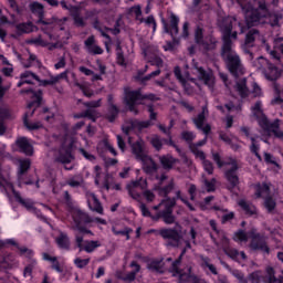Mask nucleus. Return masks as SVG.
Listing matches in <instances>:
<instances>
[{
	"mask_svg": "<svg viewBox=\"0 0 283 283\" xmlns=\"http://www.w3.org/2000/svg\"><path fill=\"white\" fill-rule=\"evenodd\" d=\"M30 10L33 14L39 17L36 25L42 30L43 34L32 38L29 43L38 45L40 48H48V50H59L67 43L70 39V33L61 27V21L59 20H43V4L39 2H32L30 4Z\"/></svg>",
	"mask_w": 283,
	"mask_h": 283,
	"instance_id": "obj_1",
	"label": "nucleus"
},
{
	"mask_svg": "<svg viewBox=\"0 0 283 283\" xmlns=\"http://www.w3.org/2000/svg\"><path fill=\"white\" fill-rule=\"evenodd\" d=\"M218 25L222 32L223 36V46L221 56L226 61L229 72L235 77L240 76V74H244V67H242V61H240V55L233 50V42L231 39H238V31L240 30V34H244V28L238 20L233 17L223 18L219 20Z\"/></svg>",
	"mask_w": 283,
	"mask_h": 283,
	"instance_id": "obj_2",
	"label": "nucleus"
},
{
	"mask_svg": "<svg viewBox=\"0 0 283 283\" xmlns=\"http://www.w3.org/2000/svg\"><path fill=\"white\" fill-rule=\"evenodd\" d=\"M245 17L248 28L260 25V23H270V25H277L280 18L271 15L264 0H237ZM273 3L277 0H272Z\"/></svg>",
	"mask_w": 283,
	"mask_h": 283,
	"instance_id": "obj_3",
	"label": "nucleus"
},
{
	"mask_svg": "<svg viewBox=\"0 0 283 283\" xmlns=\"http://www.w3.org/2000/svg\"><path fill=\"white\" fill-rule=\"evenodd\" d=\"M251 114L256 119L259 127H261L265 136L273 134L275 138H283V132L280 129V120H269V117L264 115V111L262 109V102L259 101L251 107Z\"/></svg>",
	"mask_w": 283,
	"mask_h": 283,
	"instance_id": "obj_4",
	"label": "nucleus"
},
{
	"mask_svg": "<svg viewBox=\"0 0 283 283\" xmlns=\"http://www.w3.org/2000/svg\"><path fill=\"white\" fill-rule=\"evenodd\" d=\"M128 143L134 156H136L137 160H140L145 174H147V176H156V174H158V166L154 159L147 155V151L145 150V142H143V139H138L134 143L132 137H129Z\"/></svg>",
	"mask_w": 283,
	"mask_h": 283,
	"instance_id": "obj_5",
	"label": "nucleus"
},
{
	"mask_svg": "<svg viewBox=\"0 0 283 283\" xmlns=\"http://www.w3.org/2000/svg\"><path fill=\"white\" fill-rule=\"evenodd\" d=\"M59 140L61 146L59 150L54 151V160L56 163H62V165H67L74 160L72 149H74V147H80L78 142L74 138V136L67 133L60 136Z\"/></svg>",
	"mask_w": 283,
	"mask_h": 283,
	"instance_id": "obj_6",
	"label": "nucleus"
},
{
	"mask_svg": "<svg viewBox=\"0 0 283 283\" xmlns=\"http://www.w3.org/2000/svg\"><path fill=\"white\" fill-rule=\"evenodd\" d=\"M249 238L251 239L250 248L252 251H262L263 253H269V245H266L264 237H261L260 233H258V230L252 229L248 233L243 230H239L233 235L234 242H239L240 244L249 242Z\"/></svg>",
	"mask_w": 283,
	"mask_h": 283,
	"instance_id": "obj_7",
	"label": "nucleus"
},
{
	"mask_svg": "<svg viewBox=\"0 0 283 283\" xmlns=\"http://www.w3.org/2000/svg\"><path fill=\"white\" fill-rule=\"evenodd\" d=\"M28 94L29 98H32V101L28 104V109L23 117V123L27 129L34 130V129H41L43 127V123L41 122H33L30 123V118L34 115L35 107H39L41 105V96L43 93L41 91H32L31 88L27 91H22V94Z\"/></svg>",
	"mask_w": 283,
	"mask_h": 283,
	"instance_id": "obj_8",
	"label": "nucleus"
},
{
	"mask_svg": "<svg viewBox=\"0 0 283 283\" xmlns=\"http://www.w3.org/2000/svg\"><path fill=\"white\" fill-rule=\"evenodd\" d=\"M176 205V199H164L157 206H154L151 208L153 211H155V217H153L154 220H158L159 218H163L164 222L166 224H174L176 222V217H174V207Z\"/></svg>",
	"mask_w": 283,
	"mask_h": 283,
	"instance_id": "obj_9",
	"label": "nucleus"
},
{
	"mask_svg": "<svg viewBox=\"0 0 283 283\" xmlns=\"http://www.w3.org/2000/svg\"><path fill=\"white\" fill-rule=\"evenodd\" d=\"M159 235H161L164 240H170V242H168V247H182V243L185 242L186 249L182 250L180 258L185 255L187 249H191L189 241H185L182 239V228H180L179 224H177L174 229L159 230Z\"/></svg>",
	"mask_w": 283,
	"mask_h": 283,
	"instance_id": "obj_10",
	"label": "nucleus"
},
{
	"mask_svg": "<svg viewBox=\"0 0 283 283\" xmlns=\"http://www.w3.org/2000/svg\"><path fill=\"white\" fill-rule=\"evenodd\" d=\"M70 213L73 218V221L76 224L77 231H80V233H90L91 235H94V233H92V231L82 228L81 224H90L91 222H96L97 224H107V221L105 219H101V218H90V216H87V213L83 212L78 207L73 206L70 209Z\"/></svg>",
	"mask_w": 283,
	"mask_h": 283,
	"instance_id": "obj_11",
	"label": "nucleus"
},
{
	"mask_svg": "<svg viewBox=\"0 0 283 283\" xmlns=\"http://www.w3.org/2000/svg\"><path fill=\"white\" fill-rule=\"evenodd\" d=\"M124 101L130 112H134V114H138L136 105H147V101H156V95H143L140 91H132L129 88H125Z\"/></svg>",
	"mask_w": 283,
	"mask_h": 283,
	"instance_id": "obj_12",
	"label": "nucleus"
},
{
	"mask_svg": "<svg viewBox=\"0 0 283 283\" xmlns=\"http://www.w3.org/2000/svg\"><path fill=\"white\" fill-rule=\"evenodd\" d=\"M61 78H67V72H63L56 76H50L49 80H40L36 74L27 71L21 74L20 82L18 83V87H21V85H32V83L38 82L40 85H56L57 81H61Z\"/></svg>",
	"mask_w": 283,
	"mask_h": 283,
	"instance_id": "obj_13",
	"label": "nucleus"
},
{
	"mask_svg": "<svg viewBox=\"0 0 283 283\" xmlns=\"http://www.w3.org/2000/svg\"><path fill=\"white\" fill-rule=\"evenodd\" d=\"M212 160L218 165L219 169H222V167L229 165L230 169L226 171V178L228 182H230L231 187H238V175L235 174L238 171V163L235 159H230L228 161H222L220 159V154L214 153L212 154Z\"/></svg>",
	"mask_w": 283,
	"mask_h": 283,
	"instance_id": "obj_14",
	"label": "nucleus"
},
{
	"mask_svg": "<svg viewBox=\"0 0 283 283\" xmlns=\"http://www.w3.org/2000/svg\"><path fill=\"white\" fill-rule=\"evenodd\" d=\"M95 174V185L99 187V189H115L116 191H120V184H112V176L109 174L103 172V168L101 166L94 167Z\"/></svg>",
	"mask_w": 283,
	"mask_h": 283,
	"instance_id": "obj_15",
	"label": "nucleus"
},
{
	"mask_svg": "<svg viewBox=\"0 0 283 283\" xmlns=\"http://www.w3.org/2000/svg\"><path fill=\"white\" fill-rule=\"evenodd\" d=\"M249 280L252 283H283V276L275 277V270L271 266L265 269V275H262V271L252 272L249 275Z\"/></svg>",
	"mask_w": 283,
	"mask_h": 283,
	"instance_id": "obj_16",
	"label": "nucleus"
},
{
	"mask_svg": "<svg viewBox=\"0 0 283 283\" xmlns=\"http://www.w3.org/2000/svg\"><path fill=\"white\" fill-rule=\"evenodd\" d=\"M192 74L197 76L199 83L207 85V87L211 92H213V85H216V77L213 76L212 70L205 71V69L198 66V63H193Z\"/></svg>",
	"mask_w": 283,
	"mask_h": 283,
	"instance_id": "obj_17",
	"label": "nucleus"
},
{
	"mask_svg": "<svg viewBox=\"0 0 283 283\" xmlns=\"http://www.w3.org/2000/svg\"><path fill=\"white\" fill-rule=\"evenodd\" d=\"M255 189V196L256 198H265L264 200V207L265 209L271 212L273 209H275V200L273 198L269 197L271 193V184H256L254 186Z\"/></svg>",
	"mask_w": 283,
	"mask_h": 283,
	"instance_id": "obj_18",
	"label": "nucleus"
},
{
	"mask_svg": "<svg viewBox=\"0 0 283 283\" xmlns=\"http://www.w3.org/2000/svg\"><path fill=\"white\" fill-rule=\"evenodd\" d=\"M175 76L179 81V83H181L186 94H193V87H200V83H198L196 78L191 77L189 73L182 75V73H180L179 66L175 67Z\"/></svg>",
	"mask_w": 283,
	"mask_h": 283,
	"instance_id": "obj_19",
	"label": "nucleus"
},
{
	"mask_svg": "<svg viewBox=\"0 0 283 283\" xmlns=\"http://www.w3.org/2000/svg\"><path fill=\"white\" fill-rule=\"evenodd\" d=\"M258 63L259 64H255L258 70H262L265 67L263 74L268 81H277V78H280V70H277L275 65L270 64L266 59L261 56L258 59Z\"/></svg>",
	"mask_w": 283,
	"mask_h": 283,
	"instance_id": "obj_20",
	"label": "nucleus"
},
{
	"mask_svg": "<svg viewBox=\"0 0 283 283\" xmlns=\"http://www.w3.org/2000/svg\"><path fill=\"white\" fill-rule=\"evenodd\" d=\"M206 143H207V137H205V139L199 142L198 144L190 145V149H191L192 154L196 156V158H199L202 160L205 171H207V174H209V176H211V174H213V164L209 160H206L205 153L202 150L198 149L199 147H202V145H206Z\"/></svg>",
	"mask_w": 283,
	"mask_h": 283,
	"instance_id": "obj_21",
	"label": "nucleus"
},
{
	"mask_svg": "<svg viewBox=\"0 0 283 283\" xmlns=\"http://www.w3.org/2000/svg\"><path fill=\"white\" fill-rule=\"evenodd\" d=\"M148 184H147V179H143L139 178L137 180H133L130 181L126 189L130 196V198H133V200H136L137 202H140L143 200V195H140V192H138L136 189H142V191H144L145 189H147Z\"/></svg>",
	"mask_w": 283,
	"mask_h": 283,
	"instance_id": "obj_22",
	"label": "nucleus"
},
{
	"mask_svg": "<svg viewBox=\"0 0 283 283\" xmlns=\"http://www.w3.org/2000/svg\"><path fill=\"white\" fill-rule=\"evenodd\" d=\"M174 190V182H170L165 188H161L160 186H155L153 190L145 189L140 193L142 198L146 200V202H154L156 200V191H159V196H167L169 191Z\"/></svg>",
	"mask_w": 283,
	"mask_h": 283,
	"instance_id": "obj_23",
	"label": "nucleus"
},
{
	"mask_svg": "<svg viewBox=\"0 0 283 283\" xmlns=\"http://www.w3.org/2000/svg\"><path fill=\"white\" fill-rule=\"evenodd\" d=\"M195 41L201 50H216V39L213 36L203 38L202 36V28L198 27L195 31Z\"/></svg>",
	"mask_w": 283,
	"mask_h": 283,
	"instance_id": "obj_24",
	"label": "nucleus"
},
{
	"mask_svg": "<svg viewBox=\"0 0 283 283\" xmlns=\"http://www.w3.org/2000/svg\"><path fill=\"white\" fill-rule=\"evenodd\" d=\"M180 264V260H177L172 262L171 268H170V273L172 275L179 277L180 283H188L191 282L192 275H191V266H187L186 270H179L178 265Z\"/></svg>",
	"mask_w": 283,
	"mask_h": 283,
	"instance_id": "obj_25",
	"label": "nucleus"
},
{
	"mask_svg": "<svg viewBox=\"0 0 283 283\" xmlns=\"http://www.w3.org/2000/svg\"><path fill=\"white\" fill-rule=\"evenodd\" d=\"M207 114H209V109H207V106H203L202 112L193 119L197 129H201L203 134H209L211 132V126L209 124H205Z\"/></svg>",
	"mask_w": 283,
	"mask_h": 283,
	"instance_id": "obj_26",
	"label": "nucleus"
},
{
	"mask_svg": "<svg viewBox=\"0 0 283 283\" xmlns=\"http://www.w3.org/2000/svg\"><path fill=\"white\" fill-rule=\"evenodd\" d=\"M151 125V122H140V120H130L128 123H125L122 127L124 134H129L130 132H136V129H145L146 127H149Z\"/></svg>",
	"mask_w": 283,
	"mask_h": 283,
	"instance_id": "obj_27",
	"label": "nucleus"
},
{
	"mask_svg": "<svg viewBox=\"0 0 283 283\" xmlns=\"http://www.w3.org/2000/svg\"><path fill=\"white\" fill-rule=\"evenodd\" d=\"M61 6L62 8H64L65 10H69L70 13L72 14L74 21H75V25H83V18H81V14H83V8L81 7H73V6H67V2L61 1Z\"/></svg>",
	"mask_w": 283,
	"mask_h": 283,
	"instance_id": "obj_28",
	"label": "nucleus"
},
{
	"mask_svg": "<svg viewBox=\"0 0 283 283\" xmlns=\"http://www.w3.org/2000/svg\"><path fill=\"white\" fill-rule=\"evenodd\" d=\"M180 22V19L174 13L170 14V24H168L165 19H163V25H164V32L166 34H170V36H176L178 34V23Z\"/></svg>",
	"mask_w": 283,
	"mask_h": 283,
	"instance_id": "obj_29",
	"label": "nucleus"
},
{
	"mask_svg": "<svg viewBox=\"0 0 283 283\" xmlns=\"http://www.w3.org/2000/svg\"><path fill=\"white\" fill-rule=\"evenodd\" d=\"M144 56L148 63H151V65H157V70L151 72L148 76H146L147 80L154 78L155 76H158L160 74V67H163V60L160 57H156L153 55H149V50H144Z\"/></svg>",
	"mask_w": 283,
	"mask_h": 283,
	"instance_id": "obj_30",
	"label": "nucleus"
},
{
	"mask_svg": "<svg viewBox=\"0 0 283 283\" xmlns=\"http://www.w3.org/2000/svg\"><path fill=\"white\" fill-rule=\"evenodd\" d=\"M15 145L22 154H25V156H32L34 154V148L32 147L30 139L25 137L18 138Z\"/></svg>",
	"mask_w": 283,
	"mask_h": 283,
	"instance_id": "obj_31",
	"label": "nucleus"
},
{
	"mask_svg": "<svg viewBox=\"0 0 283 283\" xmlns=\"http://www.w3.org/2000/svg\"><path fill=\"white\" fill-rule=\"evenodd\" d=\"M86 200L91 211H96V213L103 214V206H101V201H98L96 195L86 192Z\"/></svg>",
	"mask_w": 283,
	"mask_h": 283,
	"instance_id": "obj_32",
	"label": "nucleus"
},
{
	"mask_svg": "<svg viewBox=\"0 0 283 283\" xmlns=\"http://www.w3.org/2000/svg\"><path fill=\"white\" fill-rule=\"evenodd\" d=\"M253 41H260V43H266L264 38L262 35H260V32H258L256 30H251L245 35V42H244L243 48H252Z\"/></svg>",
	"mask_w": 283,
	"mask_h": 283,
	"instance_id": "obj_33",
	"label": "nucleus"
},
{
	"mask_svg": "<svg viewBox=\"0 0 283 283\" xmlns=\"http://www.w3.org/2000/svg\"><path fill=\"white\" fill-rule=\"evenodd\" d=\"M87 106L90 107L88 111H86L85 113H82L80 115H74V118H90L91 120H96V115H94V108L96 107H101V99L96 101V102H91L87 104Z\"/></svg>",
	"mask_w": 283,
	"mask_h": 283,
	"instance_id": "obj_34",
	"label": "nucleus"
},
{
	"mask_svg": "<svg viewBox=\"0 0 283 283\" xmlns=\"http://www.w3.org/2000/svg\"><path fill=\"white\" fill-rule=\"evenodd\" d=\"M129 266L132 271L128 272L125 276H119V279L124 282H134L136 280V275L140 273V265L136 261H133Z\"/></svg>",
	"mask_w": 283,
	"mask_h": 283,
	"instance_id": "obj_35",
	"label": "nucleus"
},
{
	"mask_svg": "<svg viewBox=\"0 0 283 283\" xmlns=\"http://www.w3.org/2000/svg\"><path fill=\"white\" fill-rule=\"evenodd\" d=\"M17 198H18V202H20L22 207H25L28 211H31V213H34L38 218H43V216H41V211H39V209L34 207V202H32V200L23 199L19 195H17Z\"/></svg>",
	"mask_w": 283,
	"mask_h": 283,
	"instance_id": "obj_36",
	"label": "nucleus"
},
{
	"mask_svg": "<svg viewBox=\"0 0 283 283\" xmlns=\"http://www.w3.org/2000/svg\"><path fill=\"white\" fill-rule=\"evenodd\" d=\"M224 253L235 262H244L247 260V254L244 252H239L237 249L226 248Z\"/></svg>",
	"mask_w": 283,
	"mask_h": 283,
	"instance_id": "obj_37",
	"label": "nucleus"
},
{
	"mask_svg": "<svg viewBox=\"0 0 283 283\" xmlns=\"http://www.w3.org/2000/svg\"><path fill=\"white\" fill-rule=\"evenodd\" d=\"M85 48L88 54H103V49L94 42V36H90L85 41Z\"/></svg>",
	"mask_w": 283,
	"mask_h": 283,
	"instance_id": "obj_38",
	"label": "nucleus"
},
{
	"mask_svg": "<svg viewBox=\"0 0 283 283\" xmlns=\"http://www.w3.org/2000/svg\"><path fill=\"white\" fill-rule=\"evenodd\" d=\"M238 205L239 207H241L247 216H255V213H258V209L255 208V206L247 202V200L244 199H240L238 201Z\"/></svg>",
	"mask_w": 283,
	"mask_h": 283,
	"instance_id": "obj_39",
	"label": "nucleus"
},
{
	"mask_svg": "<svg viewBox=\"0 0 283 283\" xmlns=\"http://www.w3.org/2000/svg\"><path fill=\"white\" fill-rule=\"evenodd\" d=\"M55 242L60 249H64V251H70V237H67L65 233L61 232L60 235L55 239Z\"/></svg>",
	"mask_w": 283,
	"mask_h": 283,
	"instance_id": "obj_40",
	"label": "nucleus"
},
{
	"mask_svg": "<svg viewBox=\"0 0 283 283\" xmlns=\"http://www.w3.org/2000/svg\"><path fill=\"white\" fill-rule=\"evenodd\" d=\"M235 91L241 96V98H247L248 96L251 95V93L249 92V88H247V80L245 78L237 82Z\"/></svg>",
	"mask_w": 283,
	"mask_h": 283,
	"instance_id": "obj_41",
	"label": "nucleus"
},
{
	"mask_svg": "<svg viewBox=\"0 0 283 283\" xmlns=\"http://www.w3.org/2000/svg\"><path fill=\"white\" fill-rule=\"evenodd\" d=\"M18 165V176L21 178L28 169H30L31 161L30 159H17Z\"/></svg>",
	"mask_w": 283,
	"mask_h": 283,
	"instance_id": "obj_42",
	"label": "nucleus"
},
{
	"mask_svg": "<svg viewBox=\"0 0 283 283\" xmlns=\"http://www.w3.org/2000/svg\"><path fill=\"white\" fill-rule=\"evenodd\" d=\"M0 189H4V191H12L14 193V186L9 178L3 177V171H1L0 166Z\"/></svg>",
	"mask_w": 283,
	"mask_h": 283,
	"instance_id": "obj_43",
	"label": "nucleus"
},
{
	"mask_svg": "<svg viewBox=\"0 0 283 283\" xmlns=\"http://www.w3.org/2000/svg\"><path fill=\"white\" fill-rule=\"evenodd\" d=\"M159 160H160L164 169H171L174 167V165H176L178 163V159L174 158L170 155L163 156V157H160Z\"/></svg>",
	"mask_w": 283,
	"mask_h": 283,
	"instance_id": "obj_44",
	"label": "nucleus"
},
{
	"mask_svg": "<svg viewBox=\"0 0 283 283\" xmlns=\"http://www.w3.org/2000/svg\"><path fill=\"white\" fill-rule=\"evenodd\" d=\"M98 247H101V241H85L83 251L86 253H94Z\"/></svg>",
	"mask_w": 283,
	"mask_h": 283,
	"instance_id": "obj_45",
	"label": "nucleus"
},
{
	"mask_svg": "<svg viewBox=\"0 0 283 283\" xmlns=\"http://www.w3.org/2000/svg\"><path fill=\"white\" fill-rule=\"evenodd\" d=\"M28 61L25 62V57H21V55H18V59H20L23 67H32L36 63V55L29 53L27 55Z\"/></svg>",
	"mask_w": 283,
	"mask_h": 283,
	"instance_id": "obj_46",
	"label": "nucleus"
},
{
	"mask_svg": "<svg viewBox=\"0 0 283 283\" xmlns=\"http://www.w3.org/2000/svg\"><path fill=\"white\" fill-rule=\"evenodd\" d=\"M42 258L46 262H51L52 269H54V271H57V273H61V266L59 265V261L56 260V256H51L48 253H43Z\"/></svg>",
	"mask_w": 283,
	"mask_h": 283,
	"instance_id": "obj_47",
	"label": "nucleus"
},
{
	"mask_svg": "<svg viewBox=\"0 0 283 283\" xmlns=\"http://www.w3.org/2000/svg\"><path fill=\"white\" fill-rule=\"evenodd\" d=\"M147 269L149 271H155L156 273H165L163 261H150L147 265Z\"/></svg>",
	"mask_w": 283,
	"mask_h": 283,
	"instance_id": "obj_48",
	"label": "nucleus"
},
{
	"mask_svg": "<svg viewBox=\"0 0 283 283\" xmlns=\"http://www.w3.org/2000/svg\"><path fill=\"white\" fill-rule=\"evenodd\" d=\"M220 138L224 140V143H227L228 145H230V147L232 149H239L240 146L239 145H235L234 143H238V138H235L234 136H230L227 135V134H221L220 135Z\"/></svg>",
	"mask_w": 283,
	"mask_h": 283,
	"instance_id": "obj_49",
	"label": "nucleus"
},
{
	"mask_svg": "<svg viewBox=\"0 0 283 283\" xmlns=\"http://www.w3.org/2000/svg\"><path fill=\"white\" fill-rule=\"evenodd\" d=\"M99 71V74H93L92 81H103V75H105V72L107 67L105 64L101 63V61H97V69Z\"/></svg>",
	"mask_w": 283,
	"mask_h": 283,
	"instance_id": "obj_50",
	"label": "nucleus"
},
{
	"mask_svg": "<svg viewBox=\"0 0 283 283\" xmlns=\"http://www.w3.org/2000/svg\"><path fill=\"white\" fill-rule=\"evenodd\" d=\"M226 108L228 109V112H241L242 111V104H240V102H238V99H234L233 102H230L228 104H226Z\"/></svg>",
	"mask_w": 283,
	"mask_h": 283,
	"instance_id": "obj_51",
	"label": "nucleus"
},
{
	"mask_svg": "<svg viewBox=\"0 0 283 283\" xmlns=\"http://www.w3.org/2000/svg\"><path fill=\"white\" fill-rule=\"evenodd\" d=\"M250 140L252 143V145L250 146L252 154H254L256 158H259V160H262V157L260 156V153H259L260 144H258V140H255V137H250Z\"/></svg>",
	"mask_w": 283,
	"mask_h": 283,
	"instance_id": "obj_52",
	"label": "nucleus"
},
{
	"mask_svg": "<svg viewBox=\"0 0 283 283\" xmlns=\"http://www.w3.org/2000/svg\"><path fill=\"white\" fill-rule=\"evenodd\" d=\"M150 143H151L153 147H155V149L160 150L163 148V145H165V143H167V140H163V139H160V137L155 135L151 137Z\"/></svg>",
	"mask_w": 283,
	"mask_h": 283,
	"instance_id": "obj_53",
	"label": "nucleus"
},
{
	"mask_svg": "<svg viewBox=\"0 0 283 283\" xmlns=\"http://www.w3.org/2000/svg\"><path fill=\"white\" fill-rule=\"evenodd\" d=\"M18 30L28 34L30 32H34V24H32V22L22 23L18 25Z\"/></svg>",
	"mask_w": 283,
	"mask_h": 283,
	"instance_id": "obj_54",
	"label": "nucleus"
},
{
	"mask_svg": "<svg viewBox=\"0 0 283 283\" xmlns=\"http://www.w3.org/2000/svg\"><path fill=\"white\" fill-rule=\"evenodd\" d=\"M142 23H145L148 28H153V32H156V19L154 15H149L146 19L140 20Z\"/></svg>",
	"mask_w": 283,
	"mask_h": 283,
	"instance_id": "obj_55",
	"label": "nucleus"
},
{
	"mask_svg": "<svg viewBox=\"0 0 283 283\" xmlns=\"http://www.w3.org/2000/svg\"><path fill=\"white\" fill-rule=\"evenodd\" d=\"M118 116V108L115 105H111L107 118L109 123H114L116 120V117Z\"/></svg>",
	"mask_w": 283,
	"mask_h": 283,
	"instance_id": "obj_56",
	"label": "nucleus"
},
{
	"mask_svg": "<svg viewBox=\"0 0 283 283\" xmlns=\"http://www.w3.org/2000/svg\"><path fill=\"white\" fill-rule=\"evenodd\" d=\"M116 54H117L118 65H127V62L125 61V56H123V49L120 48V43L117 44Z\"/></svg>",
	"mask_w": 283,
	"mask_h": 283,
	"instance_id": "obj_57",
	"label": "nucleus"
},
{
	"mask_svg": "<svg viewBox=\"0 0 283 283\" xmlns=\"http://www.w3.org/2000/svg\"><path fill=\"white\" fill-rule=\"evenodd\" d=\"M74 264L77 266V269H85L90 264V258L87 259H81V258H75L74 259Z\"/></svg>",
	"mask_w": 283,
	"mask_h": 283,
	"instance_id": "obj_58",
	"label": "nucleus"
},
{
	"mask_svg": "<svg viewBox=\"0 0 283 283\" xmlns=\"http://www.w3.org/2000/svg\"><path fill=\"white\" fill-rule=\"evenodd\" d=\"M203 182H205L206 190L208 192L216 191V182L217 181L214 178H212L210 181L205 179Z\"/></svg>",
	"mask_w": 283,
	"mask_h": 283,
	"instance_id": "obj_59",
	"label": "nucleus"
},
{
	"mask_svg": "<svg viewBox=\"0 0 283 283\" xmlns=\"http://www.w3.org/2000/svg\"><path fill=\"white\" fill-rule=\"evenodd\" d=\"M78 151L86 160H90V163H94V160H96V156L87 153L85 148L80 147Z\"/></svg>",
	"mask_w": 283,
	"mask_h": 283,
	"instance_id": "obj_60",
	"label": "nucleus"
},
{
	"mask_svg": "<svg viewBox=\"0 0 283 283\" xmlns=\"http://www.w3.org/2000/svg\"><path fill=\"white\" fill-rule=\"evenodd\" d=\"M81 182H83V178L81 177H75V178H71L69 181H67V185L70 187H81Z\"/></svg>",
	"mask_w": 283,
	"mask_h": 283,
	"instance_id": "obj_61",
	"label": "nucleus"
},
{
	"mask_svg": "<svg viewBox=\"0 0 283 283\" xmlns=\"http://www.w3.org/2000/svg\"><path fill=\"white\" fill-rule=\"evenodd\" d=\"M76 87H78L82 92V94H84V96H92V90H90V87H87L86 85L83 84H75Z\"/></svg>",
	"mask_w": 283,
	"mask_h": 283,
	"instance_id": "obj_62",
	"label": "nucleus"
},
{
	"mask_svg": "<svg viewBox=\"0 0 283 283\" xmlns=\"http://www.w3.org/2000/svg\"><path fill=\"white\" fill-rule=\"evenodd\" d=\"M232 275L239 280L240 283H247V279H244V274L239 270H232Z\"/></svg>",
	"mask_w": 283,
	"mask_h": 283,
	"instance_id": "obj_63",
	"label": "nucleus"
},
{
	"mask_svg": "<svg viewBox=\"0 0 283 283\" xmlns=\"http://www.w3.org/2000/svg\"><path fill=\"white\" fill-rule=\"evenodd\" d=\"M19 251L24 258H32L34 255V252L25 247L19 248Z\"/></svg>",
	"mask_w": 283,
	"mask_h": 283,
	"instance_id": "obj_64",
	"label": "nucleus"
}]
</instances>
